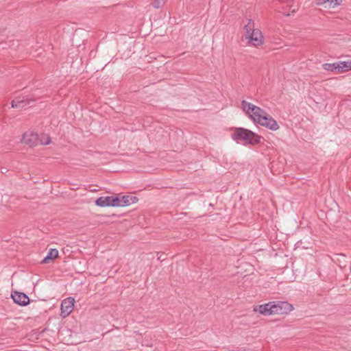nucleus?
Here are the masks:
<instances>
[{"instance_id":"1","label":"nucleus","mask_w":351,"mask_h":351,"mask_svg":"<svg viewBox=\"0 0 351 351\" xmlns=\"http://www.w3.org/2000/svg\"><path fill=\"white\" fill-rule=\"evenodd\" d=\"M234 141H243L247 145H258L261 143L263 137L250 130L243 128H236L231 134Z\"/></svg>"},{"instance_id":"2","label":"nucleus","mask_w":351,"mask_h":351,"mask_svg":"<svg viewBox=\"0 0 351 351\" xmlns=\"http://www.w3.org/2000/svg\"><path fill=\"white\" fill-rule=\"evenodd\" d=\"M241 106L243 110L255 123H257L267 113L265 110L245 100L241 101Z\"/></svg>"},{"instance_id":"3","label":"nucleus","mask_w":351,"mask_h":351,"mask_svg":"<svg viewBox=\"0 0 351 351\" xmlns=\"http://www.w3.org/2000/svg\"><path fill=\"white\" fill-rule=\"evenodd\" d=\"M272 315L274 314H287L291 312L293 307L287 302L273 301L272 302Z\"/></svg>"},{"instance_id":"4","label":"nucleus","mask_w":351,"mask_h":351,"mask_svg":"<svg viewBox=\"0 0 351 351\" xmlns=\"http://www.w3.org/2000/svg\"><path fill=\"white\" fill-rule=\"evenodd\" d=\"M257 123L272 131H276L280 128L276 121L267 112Z\"/></svg>"},{"instance_id":"5","label":"nucleus","mask_w":351,"mask_h":351,"mask_svg":"<svg viewBox=\"0 0 351 351\" xmlns=\"http://www.w3.org/2000/svg\"><path fill=\"white\" fill-rule=\"evenodd\" d=\"M75 300L73 298H67L64 299L60 306V316L62 317H67L73 310Z\"/></svg>"},{"instance_id":"6","label":"nucleus","mask_w":351,"mask_h":351,"mask_svg":"<svg viewBox=\"0 0 351 351\" xmlns=\"http://www.w3.org/2000/svg\"><path fill=\"white\" fill-rule=\"evenodd\" d=\"M11 297L13 299L14 303L22 306H27L30 302V299L28 295L23 292H19L17 291H12L11 293Z\"/></svg>"},{"instance_id":"7","label":"nucleus","mask_w":351,"mask_h":351,"mask_svg":"<svg viewBox=\"0 0 351 351\" xmlns=\"http://www.w3.org/2000/svg\"><path fill=\"white\" fill-rule=\"evenodd\" d=\"M39 136L37 133L30 132H25L23 135L22 142L31 147L38 145Z\"/></svg>"},{"instance_id":"8","label":"nucleus","mask_w":351,"mask_h":351,"mask_svg":"<svg viewBox=\"0 0 351 351\" xmlns=\"http://www.w3.org/2000/svg\"><path fill=\"white\" fill-rule=\"evenodd\" d=\"M34 101H35V99H28L25 96H19L12 101L11 105L14 108H24L27 106L31 105L32 102Z\"/></svg>"},{"instance_id":"9","label":"nucleus","mask_w":351,"mask_h":351,"mask_svg":"<svg viewBox=\"0 0 351 351\" xmlns=\"http://www.w3.org/2000/svg\"><path fill=\"white\" fill-rule=\"evenodd\" d=\"M248 39L249 43L254 46H258L262 44L263 40V36L260 30L257 29L255 32L250 33V35L246 38Z\"/></svg>"},{"instance_id":"10","label":"nucleus","mask_w":351,"mask_h":351,"mask_svg":"<svg viewBox=\"0 0 351 351\" xmlns=\"http://www.w3.org/2000/svg\"><path fill=\"white\" fill-rule=\"evenodd\" d=\"M272 302L256 306L254 308V311L258 312L263 315H272Z\"/></svg>"},{"instance_id":"11","label":"nucleus","mask_w":351,"mask_h":351,"mask_svg":"<svg viewBox=\"0 0 351 351\" xmlns=\"http://www.w3.org/2000/svg\"><path fill=\"white\" fill-rule=\"evenodd\" d=\"M121 206H127L138 202V199L136 196L123 195L120 197Z\"/></svg>"},{"instance_id":"12","label":"nucleus","mask_w":351,"mask_h":351,"mask_svg":"<svg viewBox=\"0 0 351 351\" xmlns=\"http://www.w3.org/2000/svg\"><path fill=\"white\" fill-rule=\"evenodd\" d=\"M59 252L58 250L56 248H51L49 250L47 256L43 259L41 261L43 264H47L51 261H53L58 256Z\"/></svg>"},{"instance_id":"13","label":"nucleus","mask_w":351,"mask_h":351,"mask_svg":"<svg viewBox=\"0 0 351 351\" xmlns=\"http://www.w3.org/2000/svg\"><path fill=\"white\" fill-rule=\"evenodd\" d=\"M254 23L252 19H248L247 23L244 26V36L245 38L250 35V33L255 32Z\"/></svg>"},{"instance_id":"14","label":"nucleus","mask_w":351,"mask_h":351,"mask_svg":"<svg viewBox=\"0 0 351 351\" xmlns=\"http://www.w3.org/2000/svg\"><path fill=\"white\" fill-rule=\"evenodd\" d=\"M317 5H324L325 8H330L333 3V6L339 5L338 0H315Z\"/></svg>"},{"instance_id":"15","label":"nucleus","mask_w":351,"mask_h":351,"mask_svg":"<svg viewBox=\"0 0 351 351\" xmlns=\"http://www.w3.org/2000/svg\"><path fill=\"white\" fill-rule=\"evenodd\" d=\"M339 69H337V73H341L343 72H346L348 71H351L349 64V60L348 61H338Z\"/></svg>"},{"instance_id":"16","label":"nucleus","mask_w":351,"mask_h":351,"mask_svg":"<svg viewBox=\"0 0 351 351\" xmlns=\"http://www.w3.org/2000/svg\"><path fill=\"white\" fill-rule=\"evenodd\" d=\"M322 67L326 71L337 73V69H339L338 62L334 63H325L322 65Z\"/></svg>"},{"instance_id":"17","label":"nucleus","mask_w":351,"mask_h":351,"mask_svg":"<svg viewBox=\"0 0 351 351\" xmlns=\"http://www.w3.org/2000/svg\"><path fill=\"white\" fill-rule=\"evenodd\" d=\"M51 142V138L49 136H42L41 137H39V141L38 144L40 145H49Z\"/></svg>"},{"instance_id":"18","label":"nucleus","mask_w":351,"mask_h":351,"mask_svg":"<svg viewBox=\"0 0 351 351\" xmlns=\"http://www.w3.org/2000/svg\"><path fill=\"white\" fill-rule=\"evenodd\" d=\"M111 201H112V203H110L111 204V206H113V207L121 206L120 197L112 196Z\"/></svg>"},{"instance_id":"19","label":"nucleus","mask_w":351,"mask_h":351,"mask_svg":"<svg viewBox=\"0 0 351 351\" xmlns=\"http://www.w3.org/2000/svg\"><path fill=\"white\" fill-rule=\"evenodd\" d=\"M165 1L166 0H154L152 5L154 8H160L164 5Z\"/></svg>"},{"instance_id":"20","label":"nucleus","mask_w":351,"mask_h":351,"mask_svg":"<svg viewBox=\"0 0 351 351\" xmlns=\"http://www.w3.org/2000/svg\"><path fill=\"white\" fill-rule=\"evenodd\" d=\"M95 204L99 207H107L104 197H99L95 200Z\"/></svg>"},{"instance_id":"21","label":"nucleus","mask_w":351,"mask_h":351,"mask_svg":"<svg viewBox=\"0 0 351 351\" xmlns=\"http://www.w3.org/2000/svg\"><path fill=\"white\" fill-rule=\"evenodd\" d=\"M105 198V201H106V206H111V204L112 203V196H106V197H104Z\"/></svg>"}]
</instances>
